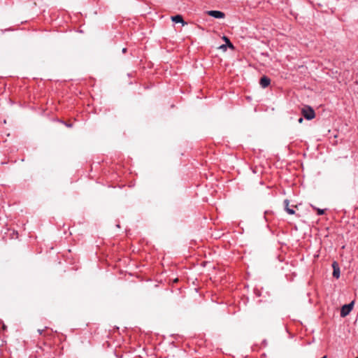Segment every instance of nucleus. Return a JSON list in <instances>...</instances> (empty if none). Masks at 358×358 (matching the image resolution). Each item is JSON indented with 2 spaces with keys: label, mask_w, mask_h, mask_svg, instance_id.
<instances>
[{
  "label": "nucleus",
  "mask_w": 358,
  "mask_h": 358,
  "mask_svg": "<svg viewBox=\"0 0 358 358\" xmlns=\"http://www.w3.org/2000/svg\"><path fill=\"white\" fill-rule=\"evenodd\" d=\"M223 39L226 41L227 45L231 48H234L233 45L231 44V43L230 42V41L229 40V38L227 37V36H223Z\"/></svg>",
  "instance_id": "nucleus-8"
},
{
  "label": "nucleus",
  "mask_w": 358,
  "mask_h": 358,
  "mask_svg": "<svg viewBox=\"0 0 358 358\" xmlns=\"http://www.w3.org/2000/svg\"><path fill=\"white\" fill-rule=\"evenodd\" d=\"M207 14L217 19L224 18L225 16L224 13L220 10H208L207 11Z\"/></svg>",
  "instance_id": "nucleus-3"
},
{
  "label": "nucleus",
  "mask_w": 358,
  "mask_h": 358,
  "mask_svg": "<svg viewBox=\"0 0 358 358\" xmlns=\"http://www.w3.org/2000/svg\"><path fill=\"white\" fill-rule=\"evenodd\" d=\"M38 332H39L40 334H41L42 332H43V330H38Z\"/></svg>",
  "instance_id": "nucleus-13"
},
{
  "label": "nucleus",
  "mask_w": 358,
  "mask_h": 358,
  "mask_svg": "<svg viewBox=\"0 0 358 358\" xmlns=\"http://www.w3.org/2000/svg\"><path fill=\"white\" fill-rule=\"evenodd\" d=\"M303 116L307 120H312L313 118V110L310 106H304L301 109Z\"/></svg>",
  "instance_id": "nucleus-1"
},
{
  "label": "nucleus",
  "mask_w": 358,
  "mask_h": 358,
  "mask_svg": "<svg viewBox=\"0 0 358 358\" xmlns=\"http://www.w3.org/2000/svg\"><path fill=\"white\" fill-rule=\"evenodd\" d=\"M332 267L334 268L333 276L336 278H338L340 277V268L338 264L334 262L332 264Z\"/></svg>",
  "instance_id": "nucleus-4"
},
{
  "label": "nucleus",
  "mask_w": 358,
  "mask_h": 358,
  "mask_svg": "<svg viewBox=\"0 0 358 358\" xmlns=\"http://www.w3.org/2000/svg\"><path fill=\"white\" fill-rule=\"evenodd\" d=\"M356 358H358V357H356Z\"/></svg>",
  "instance_id": "nucleus-15"
},
{
  "label": "nucleus",
  "mask_w": 358,
  "mask_h": 358,
  "mask_svg": "<svg viewBox=\"0 0 358 358\" xmlns=\"http://www.w3.org/2000/svg\"><path fill=\"white\" fill-rule=\"evenodd\" d=\"M220 48L223 50H226L227 45H222L220 46Z\"/></svg>",
  "instance_id": "nucleus-10"
},
{
  "label": "nucleus",
  "mask_w": 358,
  "mask_h": 358,
  "mask_svg": "<svg viewBox=\"0 0 358 358\" xmlns=\"http://www.w3.org/2000/svg\"><path fill=\"white\" fill-rule=\"evenodd\" d=\"M354 306V302L352 301L351 303L348 304H345L342 306L341 310V317H345L347 316L352 310Z\"/></svg>",
  "instance_id": "nucleus-2"
},
{
  "label": "nucleus",
  "mask_w": 358,
  "mask_h": 358,
  "mask_svg": "<svg viewBox=\"0 0 358 358\" xmlns=\"http://www.w3.org/2000/svg\"><path fill=\"white\" fill-rule=\"evenodd\" d=\"M270 82L271 80L268 78L264 76L260 79L259 83L262 87L265 88L269 85Z\"/></svg>",
  "instance_id": "nucleus-6"
},
{
  "label": "nucleus",
  "mask_w": 358,
  "mask_h": 358,
  "mask_svg": "<svg viewBox=\"0 0 358 358\" xmlns=\"http://www.w3.org/2000/svg\"><path fill=\"white\" fill-rule=\"evenodd\" d=\"M284 204H285V210L287 212L288 214H289V215L294 214V213H295L294 210L293 208H291L289 207V201L287 199L284 201Z\"/></svg>",
  "instance_id": "nucleus-7"
},
{
  "label": "nucleus",
  "mask_w": 358,
  "mask_h": 358,
  "mask_svg": "<svg viewBox=\"0 0 358 358\" xmlns=\"http://www.w3.org/2000/svg\"><path fill=\"white\" fill-rule=\"evenodd\" d=\"M126 50H127V49H126V48H123V49H122V52H126Z\"/></svg>",
  "instance_id": "nucleus-12"
},
{
  "label": "nucleus",
  "mask_w": 358,
  "mask_h": 358,
  "mask_svg": "<svg viewBox=\"0 0 358 358\" xmlns=\"http://www.w3.org/2000/svg\"><path fill=\"white\" fill-rule=\"evenodd\" d=\"M322 358H327V357H326V356H324V357H322Z\"/></svg>",
  "instance_id": "nucleus-14"
},
{
  "label": "nucleus",
  "mask_w": 358,
  "mask_h": 358,
  "mask_svg": "<svg viewBox=\"0 0 358 358\" xmlns=\"http://www.w3.org/2000/svg\"><path fill=\"white\" fill-rule=\"evenodd\" d=\"M298 122L299 123H301L303 122V118L302 117H300L299 120H298Z\"/></svg>",
  "instance_id": "nucleus-11"
},
{
  "label": "nucleus",
  "mask_w": 358,
  "mask_h": 358,
  "mask_svg": "<svg viewBox=\"0 0 358 358\" xmlns=\"http://www.w3.org/2000/svg\"><path fill=\"white\" fill-rule=\"evenodd\" d=\"M315 210H317V214L320 215H322L324 213V209L316 208L315 207Z\"/></svg>",
  "instance_id": "nucleus-9"
},
{
  "label": "nucleus",
  "mask_w": 358,
  "mask_h": 358,
  "mask_svg": "<svg viewBox=\"0 0 358 358\" xmlns=\"http://www.w3.org/2000/svg\"><path fill=\"white\" fill-rule=\"evenodd\" d=\"M171 20L176 23H181L183 26L187 24V22L183 20L182 17L180 15H176L171 17Z\"/></svg>",
  "instance_id": "nucleus-5"
}]
</instances>
